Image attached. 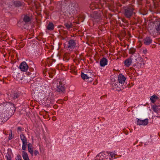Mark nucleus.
<instances>
[{
  "instance_id": "32",
  "label": "nucleus",
  "mask_w": 160,
  "mask_h": 160,
  "mask_svg": "<svg viewBox=\"0 0 160 160\" xmlns=\"http://www.w3.org/2000/svg\"><path fill=\"white\" fill-rule=\"evenodd\" d=\"M5 36H6V35H5V33H3L2 34V36H1V37L2 38H5Z\"/></svg>"
},
{
  "instance_id": "4",
  "label": "nucleus",
  "mask_w": 160,
  "mask_h": 160,
  "mask_svg": "<svg viewBox=\"0 0 160 160\" xmlns=\"http://www.w3.org/2000/svg\"><path fill=\"white\" fill-rule=\"evenodd\" d=\"M133 10V8L131 7L125 9L124 12L125 16L128 18H130L134 13Z\"/></svg>"
},
{
  "instance_id": "1",
  "label": "nucleus",
  "mask_w": 160,
  "mask_h": 160,
  "mask_svg": "<svg viewBox=\"0 0 160 160\" xmlns=\"http://www.w3.org/2000/svg\"><path fill=\"white\" fill-rule=\"evenodd\" d=\"M21 5L19 2L15 1L14 0H2V11L4 13L9 12L15 9V7Z\"/></svg>"
},
{
  "instance_id": "27",
  "label": "nucleus",
  "mask_w": 160,
  "mask_h": 160,
  "mask_svg": "<svg viewBox=\"0 0 160 160\" xmlns=\"http://www.w3.org/2000/svg\"><path fill=\"white\" fill-rule=\"evenodd\" d=\"M34 153V154L35 156L37 155L38 154H39V152L37 150H35L33 152Z\"/></svg>"
},
{
  "instance_id": "13",
  "label": "nucleus",
  "mask_w": 160,
  "mask_h": 160,
  "mask_svg": "<svg viewBox=\"0 0 160 160\" xmlns=\"http://www.w3.org/2000/svg\"><path fill=\"white\" fill-rule=\"evenodd\" d=\"M155 28L157 33H160V21H155L154 22Z\"/></svg>"
},
{
  "instance_id": "14",
  "label": "nucleus",
  "mask_w": 160,
  "mask_h": 160,
  "mask_svg": "<svg viewBox=\"0 0 160 160\" xmlns=\"http://www.w3.org/2000/svg\"><path fill=\"white\" fill-rule=\"evenodd\" d=\"M132 62V59L131 58H128L124 61V65L126 67H129Z\"/></svg>"
},
{
  "instance_id": "22",
  "label": "nucleus",
  "mask_w": 160,
  "mask_h": 160,
  "mask_svg": "<svg viewBox=\"0 0 160 160\" xmlns=\"http://www.w3.org/2000/svg\"><path fill=\"white\" fill-rule=\"evenodd\" d=\"M31 20L30 18L28 16H25L23 18V21L26 22H28Z\"/></svg>"
},
{
  "instance_id": "37",
  "label": "nucleus",
  "mask_w": 160,
  "mask_h": 160,
  "mask_svg": "<svg viewBox=\"0 0 160 160\" xmlns=\"http://www.w3.org/2000/svg\"><path fill=\"white\" fill-rule=\"evenodd\" d=\"M56 118L55 117H53V118H52V120H56Z\"/></svg>"
},
{
  "instance_id": "25",
  "label": "nucleus",
  "mask_w": 160,
  "mask_h": 160,
  "mask_svg": "<svg viewBox=\"0 0 160 160\" xmlns=\"http://www.w3.org/2000/svg\"><path fill=\"white\" fill-rule=\"evenodd\" d=\"M65 26L67 29L69 30L70 28H72V25L71 23H66L65 24Z\"/></svg>"
},
{
  "instance_id": "16",
  "label": "nucleus",
  "mask_w": 160,
  "mask_h": 160,
  "mask_svg": "<svg viewBox=\"0 0 160 160\" xmlns=\"http://www.w3.org/2000/svg\"><path fill=\"white\" fill-rule=\"evenodd\" d=\"M93 20L95 22H98L101 19L100 15L99 14L96 13L93 16Z\"/></svg>"
},
{
  "instance_id": "20",
  "label": "nucleus",
  "mask_w": 160,
  "mask_h": 160,
  "mask_svg": "<svg viewBox=\"0 0 160 160\" xmlns=\"http://www.w3.org/2000/svg\"><path fill=\"white\" fill-rule=\"evenodd\" d=\"M81 76L83 79H88L91 78V77H89L87 74H85L83 72L81 73Z\"/></svg>"
},
{
  "instance_id": "38",
  "label": "nucleus",
  "mask_w": 160,
  "mask_h": 160,
  "mask_svg": "<svg viewBox=\"0 0 160 160\" xmlns=\"http://www.w3.org/2000/svg\"><path fill=\"white\" fill-rule=\"evenodd\" d=\"M92 5H90V8H91L92 7Z\"/></svg>"
},
{
  "instance_id": "18",
  "label": "nucleus",
  "mask_w": 160,
  "mask_h": 160,
  "mask_svg": "<svg viewBox=\"0 0 160 160\" xmlns=\"http://www.w3.org/2000/svg\"><path fill=\"white\" fill-rule=\"evenodd\" d=\"M22 156L24 160H30L27 153L23 151L22 152Z\"/></svg>"
},
{
  "instance_id": "31",
  "label": "nucleus",
  "mask_w": 160,
  "mask_h": 160,
  "mask_svg": "<svg viewBox=\"0 0 160 160\" xmlns=\"http://www.w3.org/2000/svg\"><path fill=\"white\" fill-rule=\"evenodd\" d=\"M7 160H11V158L10 156H7Z\"/></svg>"
},
{
  "instance_id": "24",
  "label": "nucleus",
  "mask_w": 160,
  "mask_h": 160,
  "mask_svg": "<svg viewBox=\"0 0 160 160\" xmlns=\"http://www.w3.org/2000/svg\"><path fill=\"white\" fill-rule=\"evenodd\" d=\"M117 85V84H114L113 85V87H114V86H116ZM114 88H116V90L120 91L122 90L123 88V87L122 86H121L120 87H119L118 86H117V87H115Z\"/></svg>"
},
{
  "instance_id": "29",
  "label": "nucleus",
  "mask_w": 160,
  "mask_h": 160,
  "mask_svg": "<svg viewBox=\"0 0 160 160\" xmlns=\"http://www.w3.org/2000/svg\"><path fill=\"white\" fill-rule=\"evenodd\" d=\"M16 160H22L21 158V156H18L17 157V158L16 159Z\"/></svg>"
},
{
  "instance_id": "28",
  "label": "nucleus",
  "mask_w": 160,
  "mask_h": 160,
  "mask_svg": "<svg viewBox=\"0 0 160 160\" xmlns=\"http://www.w3.org/2000/svg\"><path fill=\"white\" fill-rule=\"evenodd\" d=\"M12 131H11V134H10L9 135V137H8V138L9 140H11V139L12 138Z\"/></svg>"
},
{
  "instance_id": "3",
  "label": "nucleus",
  "mask_w": 160,
  "mask_h": 160,
  "mask_svg": "<svg viewBox=\"0 0 160 160\" xmlns=\"http://www.w3.org/2000/svg\"><path fill=\"white\" fill-rule=\"evenodd\" d=\"M54 86L56 88V90L59 92H63L65 91V88L64 84L61 81V80L58 79L55 80L53 83Z\"/></svg>"
},
{
  "instance_id": "17",
  "label": "nucleus",
  "mask_w": 160,
  "mask_h": 160,
  "mask_svg": "<svg viewBox=\"0 0 160 160\" xmlns=\"http://www.w3.org/2000/svg\"><path fill=\"white\" fill-rule=\"evenodd\" d=\"M1 105L3 107V108H3V109H6V108H9V107L10 105H12V104H10L9 102H5L2 104Z\"/></svg>"
},
{
  "instance_id": "2",
  "label": "nucleus",
  "mask_w": 160,
  "mask_h": 160,
  "mask_svg": "<svg viewBox=\"0 0 160 160\" xmlns=\"http://www.w3.org/2000/svg\"><path fill=\"white\" fill-rule=\"evenodd\" d=\"M115 154L111 152L109 153L107 152L99 153L96 157V160H112L115 158Z\"/></svg>"
},
{
  "instance_id": "36",
  "label": "nucleus",
  "mask_w": 160,
  "mask_h": 160,
  "mask_svg": "<svg viewBox=\"0 0 160 160\" xmlns=\"http://www.w3.org/2000/svg\"><path fill=\"white\" fill-rule=\"evenodd\" d=\"M18 130H19V131H21V130H21V127H18Z\"/></svg>"
},
{
  "instance_id": "12",
  "label": "nucleus",
  "mask_w": 160,
  "mask_h": 160,
  "mask_svg": "<svg viewBox=\"0 0 160 160\" xmlns=\"http://www.w3.org/2000/svg\"><path fill=\"white\" fill-rule=\"evenodd\" d=\"M152 40L151 38L149 37H147L143 39V43L146 45H149L152 42Z\"/></svg>"
},
{
  "instance_id": "15",
  "label": "nucleus",
  "mask_w": 160,
  "mask_h": 160,
  "mask_svg": "<svg viewBox=\"0 0 160 160\" xmlns=\"http://www.w3.org/2000/svg\"><path fill=\"white\" fill-rule=\"evenodd\" d=\"M152 108L154 112L157 113L160 112V106H159L153 105Z\"/></svg>"
},
{
  "instance_id": "9",
  "label": "nucleus",
  "mask_w": 160,
  "mask_h": 160,
  "mask_svg": "<svg viewBox=\"0 0 160 160\" xmlns=\"http://www.w3.org/2000/svg\"><path fill=\"white\" fill-rule=\"evenodd\" d=\"M68 48L71 50L73 49L76 45V42L75 41L72 39L70 40L68 42Z\"/></svg>"
},
{
  "instance_id": "26",
  "label": "nucleus",
  "mask_w": 160,
  "mask_h": 160,
  "mask_svg": "<svg viewBox=\"0 0 160 160\" xmlns=\"http://www.w3.org/2000/svg\"><path fill=\"white\" fill-rule=\"evenodd\" d=\"M28 152L30 153L32 156H33V151L32 148H30L28 146Z\"/></svg>"
},
{
  "instance_id": "7",
  "label": "nucleus",
  "mask_w": 160,
  "mask_h": 160,
  "mask_svg": "<svg viewBox=\"0 0 160 160\" xmlns=\"http://www.w3.org/2000/svg\"><path fill=\"white\" fill-rule=\"evenodd\" d=\"M76 5L74 4H72L69 5L67 9L69 13L73 14L76 11Z\"/></svg>"
},
{
  "instance_id": "21",
  "label": "nucleus",
  "mask_w": 160,
  "mask_h": 160,
  "mask_svg": "<svg viewBox=\"0 0 160 160\" xmlns=\"http://www.w3.org/2000/svg\"><path fill=\"white\" fill-rule=\"evenodd\" d=\"M54 28V26L52 22L49 23L47 26V29L48 30H52Z\"/></svg>"
},
{
  "instance_id": "11",
  "label": "nucleus",
  "mask_w": 160,
  "mask_h": 160,
  "mask_svg": "<svg viewBox=\"0 0 160 160\" xmlns=\"http://www.w3.org/2000/svg\"><path fill=\"white\" fill-rule=\"evenodd\" d=\"M108 60L105 58H103L100 61V64L101 67H104L108 64Z\"/></svg>"
},
{
  "instance_id": "8",
  "label": "nucleus",
  "mask_w": 160,
  "mask_h": 160,
  "mask_svg": "<svg viewBox=\"0 0 160 160\" xmlns=\"http://www.w3.org/2000/svg\"><path fill=\"white\" fill-rule=\"evenodd\" d=\"M137 125H146L148 123V120L147 119L143 120H141L138 118H137Z\"/></svg>"
},
{
  "instance_id": "30",
  "label": "nucleus",
  "mask_w": 160,
  "mask_h": 160,
  "mask_svg": "<svg viewBox=\"0 0 160 160\" xmlns=\"http://www.w3.org/2000/svg\"><path fill=\"white\" fill-rule=\"evenodd\" d=\"M143 53L146 54L148 53V50L146 49H145L143 51Z\"/></svg>"
},
{
  "instance_id": "34",
  "label": "nucleus",
  "mask_w": 160,
  "mask_h": 160,
  "mask_svg": "<svg viewBox=\"0 0 160 160\" xmlns=\"http://www.w3.org/2000/svg\"><path fill=\"white\" fill-rule=\"evenodd\" d=\"M27 145H28V146H29L30 148L32 147V145L30 143H29L28 144H27Z\"/></svg>"
},
{
  "instance_id": "35",
  "label": "nucleus",
  "mask_w": 160,
  "mask_h": 160,
  "mask_svg": "<svg viewBox=\"0 0 160 160\" xmlns=\"http://www.w3.org/2000/svg\"><path fill=\"white\" fill-rule=\"evenodd\" d=\"M130 52L132 53H133L135 52V50L133 49L132 50V51L130 50Z\"/></svg>"
},
{
  "instance_id": "6",
  "label": "nucleus",
  "mask_w": 160,
  "mask_h": 160,
  "mask_svg": "<svg viewBox=\"0 0 160 160\" xmlns=\"http://www.w3.org/2000/svg\"><path fill=\"white\" fill-rule=\"evenodd\" d=\"M19 68L21 71L26 72L28 70V66L26 62L24 61L21 63Z\"/></svg>"
},
{
  "instance_id": "10",
  "label": "nucleus",
  "mask_w": 160,
  "mask_h": 160,
  "mask_svg": "<svg viewBox=\"0 0 160 160\" xmlns=\"http://www.w3.org/2000/svg\"><path fill=\"white\" fill-rule=\"evenodd\" d=\"M126 78L122 74H119L118 76V82L121 84H124L125 82Z\"/></svg>"
},
{
  "instance_id": "19",
  "label": "nucleus",
  "mask_w": 160,
  "mask_h": 160,
  "mask_svg": "<svg viewBox=\"0 0 160 160\" xmlns=\"http://www.w3.org/2000/svg\"><path fill=\"white\" fill-rule=\"evenodd\" d=\"M158 99V97L155 95L151 96L150 98L151 102L153 103H155Z\"/></svg>"
},
{
  "instance_id": "33",
  "label": "nucleus",
  "mask_w": 160,
  "mask_h": 160,
  "mask_svg": "<svg viewBox=\"0 0 160 160\" xmlns=\"http://www.w3.org/2000/svg\"><path fill=\"white\" fill-rule=\"evenodd\" d=\"M5 36H6V35H5V33H3L2 34V36H1V37L2 38H5Z\"/></svg>"
},
{
  "instance_id": "5",
  "label": "nucleus",
  "mask_w": 160,
  "mask_h": 160,
  "mask_svg": "<svg viewBox=\"0 0 160 160\" xmlns=\"http://www.w3.org/2000/svg\"><path fill=\"white\" fill-rule=\"evenodd\" d=\"M20 138L22 142V148L23 150H25L27 145V139L24 134H22L20 135Z\"/></svg>"
},
{
  "instance_id": "39",
  "label": "nucleus",
  "mask_w": 160,
  "mask_h": 160,
  "mask_svg": "<svg viewBox=\"0 0 160 160\" xmlns=\"http://www.w3.org/2000/svg\"><path fill=\"white\" fill-rule=\"evenodd\" d=\"M157 117H160L158 116H157Z\"/></svg>"
},
{
  "instance_id": "23",
  "label": "nucleus",
  "mask_w": 160,
  "mask_h": 160,
  "mask_svg": "<svg viewBox=\"0 0 160 160\" xmlns=\"http://www.w3.org/2000/svg\"><path fill=\"white\" fill-rule=\"evenodd\" d=\"M11 96L12 97V98L14 99L18 98V96L17 93H12L11 94Z\"/></svg>"
}]
</instances>
